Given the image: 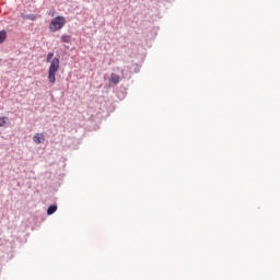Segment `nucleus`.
<instances>
[{"label": "nucleus", "instance_id": "1", "mask_svg": "<svg viewBox=\"0 0 280 280\" xmlns=\"http://www.w3.org/2000/svg\"><path fill=\"white\" fill-rule=\"evenodd\" d=\"M46 62H50L48 68V82L50 84H56V72L60 69V58H54V52H48Z\"/></svg>", "mask_w": 280, "mask_h": 280}, {"label": "nucleus", "instance_id": "2", "mask_svg": "<svg viewBox=\"0 0 280 280\" xmlns=\"http://www.w3.org/2000/svg\"><path fill=\"white\" fill-rule=\"evenodd\" d=\"M67 25V19L62 15H58L55 19L51 20L49 24L50 32H58L62 30Z\"/></svg>", "mask_w": 280, "mask_h": 280}, {"label": "nucleus", "instance_id": "3", "mask_svg": "<svg viewBox=\"0 0 280 280\" xmlns=\"http://www.w3.org/2000/svg\"><path fill=\"white\" fill-rule=\"evenodd\" d=\"M33 141L34 143H36V145H40V143H43L45 141V135L43 133H36L34 137H33Z\"/></svg>", "mask_w": 280, "mask_h": 280}, {"label": "nucleus", "instance_id": "4", "mask_svg": "<svg viewBox=\"0 0 280 280\" xmlns=\"http://www.w3.org/2000/svg\"><path fill=\"white\" fill-rule=\"evenodd\" d=\"M58 211V205H50L47 209V215H54Z\"/></svg>", "mask_w": 280, "mask_h": 280}, {"label": "nucleus", "instance_id": "5", "mask_svg": "<svg viewBox=\"0 0 280 280\" xmlns=\"http://www.w3.org/2000/svg\"><path fill=\"white\" fill-rule=\"evenodd\" d=\"M119 80H120V78L118 74L112 73L110 79H109V82H112V84H119Z\"/></svg>", "mask_w": 280, "mask_h": 280}, {"label": "nucleus", "instance_id": "6", "mask_svg": "<svg viewBox=\"0 0 280 280\" xmlns=\"http://www.w3.org/2000/svg\"><path fill=\"white\" fill-rule=\"evenodd\" d=\"M71 39H72L71 35L63 34L60 37V43L69 44L71 43Z\"/></svg>", "mask_w": 280, "mask_h": 280}, {"label": "nucleus", "instance_id": "7", "mask_svg": "<svg viewBox=\"0 0 280 280\" xmlns=\"http://www.w3.org/2000/svg\"><path fill=\"white\" fill-rule=\"evenodd\" d=\"M5 38H8V33L5 31H0V45L5 43Z\"/></svg>", "mask_w": 280, "mask_h": 280}, {"label": "nucleus", "instance_id": "8", "mask_svg": "<svg viewBox=\"0 0 280 280\" xmlns=\"http://www.w3.org/2000/svg\"><path fill=\"white\" fill-rule=\"evenodd\" d=\"M8 124V117H0V128H3Z\"/></svg>", "mask_w": 280, "mask_h": 280}, {"label": "nucleus", "instance_id": "9", "mask_svg": "<svg viewBox=\"0 0 280 280\" xmlns=\"http://www.w3.org/2000/svg\"><path fill=\"white\" fill-rule=\"evenodd\" d=\"M24 19H26L27 21H34L36 19V14H26L24 15Z\"/></svg>", "mask_w": 280, "mask_h": 280}, {"label": "nucleus", "instance_id": "10", "mask_svg": "<svg viewBox=\"0 0 280 280\" xmlns=\"http://www.w3.org/2000/svg\"><path fill=\"white\" fill-rule=\"evenodd\" d=\"M135 73H139V69L138 68L135 69Z\"/></svg>", "mask_w": 280, "mask_h": 280}]
</instances>
